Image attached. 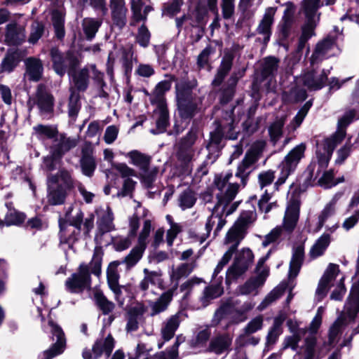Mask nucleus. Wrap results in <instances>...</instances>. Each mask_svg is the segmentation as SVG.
<instances>
[{
	"label": "nucleus",
	"mask_w": 359,
	"mask_h": 359,
	"mask_svg": "<svg viewBox=\"0 0 359 359\" xmlns=\"http://www.w3.org/2000/svg\"><path fill=\"white\" fill-rule=\"evenodd\" d=\"M232 177L231 172L216 175L214 180V187L217 191L216 197L217 210L226 212V215L232 214L238 208V202L231 203L238 192L239 185L236 183H229Z\"/></svg>",
	"instance_id": "nucleus-1"
},
{
	"label": "nucleus",
	"mask_w": 359,
	"mask_h": 359,
	"mask_svg": "<svg viewBox=\"0 0 359 359\" xmlns=\"http://www.w3.org/2000/svg\"><path fill=\"white\" fill-rule=\"evenodd\" d=\"M320 1V0H304L302 2V11L305 16V22L299 38V51L302 50L308 40L315 35L314 30L320 20V13H318Z\"/></svg>",
	"instance_id": "nucleus-2"
},
{
	"label": "nucleus",
	"mask_w": 359,
	"mask_h": 359,
	"mask_svg": "<svg viewBox=\"0 0 359 359\" xmlns=\"http://www.w3.org/2000/svg\"><path fill=\"white\" fill-rule=\"evenodd\" d=\"M334 149L322 142L316 151L317 161H311L304 172V184L306 187L317 185L318 178L329 164Z\"/></svg>",
	"instance_id": "nucleus-3"
},
{
	"label": "nucleus",
	"mask_w": 359,
	"mask_h": 359,
	"mask_svg": "<svg viewBox=\"0 0 359 359\" xmlns=\"http://www.w3.org/2000/svg\"><path fill=\"white\" fill-rule=\"evenodd\" d=\"M306 148V144L301 143L294 147L285 156L279 165V177L273 185L276 190H278L279 187L283 184L287 177L294 172L299 163L304 157Z\"/></svg>",
	"instance_id": "nucleus-4"
},
{
	"label": "nucleus",
	"mask_w": 359,
	"mask_h": 359,
	"mask_svg": "<svg viewBox=\"0 0 359 359\" xmlns=\"http://www.w3.org/2000/svg\"><path fill=\"white\" fill-rule=\"evenodd\" d=\"M177 100L179 114L182 118L190 119L199 111L201 100L193 95L190 88L177 86Z\"/></svg>",
	"instance_id": "nucleus-5"
},
{
	"label": "nucleus",
	"mask_w": 359,
	"mask_h": 359,
	"mask_svg": "<svg viewBox=\"0 0 359 359\" xmlns=\"http://www.w3.org/2000/svg\"><path fill=\"white\" fill-rule=\"evenodd\" d=\"M130 158V163L137 167L143 182L149 187L155 180L158 170L156 168H150L151 157L137 150H133L126 155Z\"/></svg>",
	"instance_id": "nucleus-6"
},
{
	"label": "nucleus",
	"mask_w": 359,
	"mask_h": 359,
	"mask_svg": "<svg viewBox=\"0 0 359 359\" xmlns=\"http://www.w3.org/2000/svg\"><path fill=\"white\" fill-rule=\"evenodd\" d=\"M253 260L252 251L249 248L242 249L226 271V283L230 284L232 281L243 276L248 270Z\"/></svg>",
	"instance_id": "nucleus-7"
},
{
	"label": "nucleus",
	"mask_w": 359,
	"mask_h": 359,
	"mask_svg": "<svg viewBox=\"0 0 359 359\" xmlns=\"http://www.w3.org/2000/svg\"><path fill=\"white\" fill-rule=\"evenodd\" d=\"M266 146L264 141H257L253 144L251 149L246 152L243 159L238 164L236 176L241 179L243 185L249 174L253 169V165L259 160V155Z\"/></svg>",
	"instance_id": "nucleus-8"
},
{
	"label": "nucleus",
	"mask_w": 359,
	"mask_h": 359,
	"mask_svg": "<svg viewBox=\"0 0 359 359\" xmlns=\"http://www.w3.org/2000/svg\"><path fill=\"white\" fill-rule=\"evenodd\" d=\"M95 213L97 215V231L95 240L97 243L102 245L104 235L115 230L114 213L111 208L107 205L97 208Z\"/></svg>",
	"instance_id": "nucleus-9"
},
{
	"label": "nucleus",
	"mask_w": 359,
	"mask_h": 359,
	"mask_svg": "<svg viewBox=\"0 0 359 359\" xmlns=\"http://www.w3.org/2000/svg\"><path fill=\"white\" fill-rule=\"evenodd\" d=\"M91 277L88 264L81 263L76 272L72 273L65 283L66 289L72 293H79L90 287Z\"/></svg>",
	"instance_id": "nucleus-10"
},
{
	"label": "nucleus",
	"mask_w": 359,
	"mask_h": 359,
	"mask_svg": "<svg viewBox=\"0 0 359 359\" xmlns=\"http://www.w3.org/2000/svg\"><path fill=\"white\" fill-rule=\"evenodd\" d=\"M337 52L335 39L327 37L319 41L315 46L313 52L309 58L310 65L314 67L323 60L334 56Z\"/></svg>",
	"instance_id": "nucleus-11"
},
{
	"label": "nucleus",
	"mask_w": 359,
	"mask_h": 359,
	"mask_svg": "<svg viewBox=\"0 0 359 359\" xmlns=\"http://www.w3.org/2000/svg\"><path fill=\"white\" fill-rule=\"evenodd\" d=\"M32 100L34 104L37 106L41 116L46 118L52 116L55 98L53 95L48 91L45 85L39 84L37 86Z\"/></svg>",
	"instance_id": "nucleus-12"
},
{
	"label": "nucleus",
	"mask_w": 359,
	"mask_h": 359,
	"mask_svg": "<svg viewBox=\"0 0 359 359\" xmlns=\"http://www.w3.org/2000/svg\"><path fill=\"white\" fill-rule=\"evenodd\" d=\"M300 201L294 198H290L287 204L283 222L280 226L289 236L297 226L300 215Z\"/></svg>",
	"instance_id": "nucleus-13"
},
{
	"label": "nucleus",
	"mask_w": 359,
	"mask_h": 359,
	"mask_svg": "<svg viewBox=\"0 0 359 359\" xmlns=\"http://www.w3.org/2000/svg\"><path fill=\"white\" fill-rule=\"evenodd\" d=\"M356 114L355 109H350L338 120L337 130L330 137L325 139L324 145L330 147L334 150L335 147L341 142L346 135V127L353 121Z\"/></svg>",
	"instance_id": "nucleus-14"
},
{
	"label": "nucleus",
	"mask_w": 359,
	"mask_h": 359,
	"mask_svg": "<svg viewBox=\"0 0 359 359\" xmlns=\"http://www.w3.org/2000/svg\"><path fill=\"white\" fill-rule=\"evenodd\" d=\"M330 73L329 69H323L318 72L313 69L303 74L299 78V82L309 90H318L325 86Z\"/></svg>",
	"instance_id": "nucleus-15"
},
{
	"label": "nucleus",
	"mask_w": 359,
	"mask_h": 359,
	"mask_svg": "<svg viewBox=\"0 0 359 359\" xmlns=\"http://www.w3.org/2000/svg\"><path fill=\"white\" fill-rule=\"evenodd\" d=\"M50 332L53 337H56V342L53 344L50 348L44 351L41 355V359H52L57 355L61 354L65 348L66 340L65 334L57 325L53 321H49Z\"/></svg>",
	"instance_id": "nucleus-16"
},
{
	"label": "nucleus",
	"mask_w": 359,
	"mask_h": 359,
	"mask_svg": "<svg viewBox=\"0 0 359 359\" xmlns=\"http://www.w3.org/2000/svg\"><path fill=\"white\" fill-rule=\"evenodd\" d=\"M326 347L318 342L316 334H309L304 339V344L300 348V354L302 359H320L326 353H323V348Z\"/></svg>",
	"instance_id": "nucleus-17"
},
{
	"label": "nucleus",
	"mask_w": 359,
	"mask_h": 359,
	"mask_svg": "<svg viewBox=\"0 0 359 359\" xmlns=\"http://www.w3.org/2000/svg\"><path fill=\"white\" fill-rule=\"evenodd\" d=\"M227 216L226 211H222V208H221L220 211L217 210V206L215 205L212 215L208 217L205 224L206 232L199 237L200 243H202L207 239L214 226H216L214 233L217 235L226 224V221L225 218Z\"/></svg>",
	"instance_id": "nucleus-18"
},
{
	"label": "nucleus",
	"mask_w": 359,
	"mask_h": 359,
	"mask_svg": "<svg viewBox=\"0 0 359 359\" xmlns=\"http://www.w3.org/2000/svg\"><path fill=\"white\" fill-rule=\"evenodd\" d=\"M55 177L47 176V201L51 205H59L65 203L67 196V189H63L62 186L55 185Z\"/></svg>",
	"instance_id": "nucleus-19"
},
{
	"label": "nucleus",
	"mask_w": 359,
	"mask_h": 359,
	"mask_svg": "<svg viewBox=\"0 0 359 359\" xmlns=\"http://www.w3.org/2000/svg\"><path fill=\"white\" fill-rule=\"evenodd\" d=\"M173 81V76L166 74L165 79L158 83L151 93H147L150 96V100L152 104H156L157 107L166 106L165 94L171 88Z\"/></svg>",
	"instance_id": "nucleus-20"
},
{
	"label": "nucleus",
	"mask_w": 359,
	"mask_h": 359,
	"mask_svg": "<svg viewBox=\"0 0 359 359\" xmlns=\"http://www.w3.org/2000/svg\"><path fill=\"white\" fill-rule=\"evenodd\" d=\"M277 8L276 7H268L265 9L264 15L259 21L256 32L263 36V41L266 43L271 35V28L274 22V16Z\"/></svg>",
	"instance_id": "nucleus-21"
},
{
	"label": "nucleus",
	"mask_w": 359,
	"mask_h": 359,
	"mask_svg": "<svg viewBox=\"0 0 359 359\" xmlns=\"http://www.w3.org/2000/svg\"><path fill=\"white\" fill-rule=\"evenodd\" d=\"M78 143V137H67L65 135L61 134L59 137L55 139L50 150L53 151L55 156L62 158L67 152L76 147Z\"/></svg>",
	"instance_id": "nucleus-22"
},
{
	"label": "nucleus",
	"mask_w": 359,
	"mask_h": 359,
	"mask_svg": "<svg viewBox=\"0 0 359 359\" xmlns=\"http://www.w3.org/2000/svg\"><path fill=\"white\" fill-rule=\"evenodd\" d=\"M115 345V340L111 334L106 337L98 338L92 346V351L94 359H97L104 355L109 358L111 355Z\"/></svg>",
	"instance_id": "nucleus-23"
},
{
	"label": "nucleus",
	"mask_w": 359,
	"mask_h": 359,
	"mask_svg": "<svg viewBox=\"0 0 359 359\" xmlns=\"http://www.w3.org/2000/svg\"><path fill=\"white\" fill-rule=\"evenodd\" d=\"M246 234L242 227H238V225L233 224V226L228 231L224 240V243L229 246L226 253H229L231 256L237 250V248L240 245L241 241L244 238Z\"/></svg>",
	"instance_id": "nucleus-24"
},
{
	"label": "nucleus",
	"mask_w": 359,
	"mask_h": 359,
	"mask_svg": "<svg viewBox=\"0 0 359 359\" xmlns=\"http://www.w3.org/2000/svg\"><path fill=\"white\" fill-rule=\"evenodd\" d=\"M233 337L229 334H218L209 344L208 351L217 355L231 351Z\"/></svg>",
	"instance_id": "nucleus-25"
},
{
	"label": "nucleus",
	"mask_w": 359,
	"mask_h": 359,
	"mask_svg": "<svg viewBox=\"0 0 359 359\" xmlns=\"http://www.w3.org/2000/svg\"><path fill=\"white\" fill-rule=\"evenodd\" d=\"M25 65V76L29 81H39L42 76L43 66L41 60L34 57H29L24 61Z\"/></svg>",
	"instance_id": "nucleus-26"
},
{
	"label": "nucleus",
	"mask_w": 359,
	"mask_h": 359,
	"mask_svg": "<svg viewBox=\"0 0 359 359\" xmlns=\"http://www.w3.org/2000/svg\"><path fill=\"white\" fill-rule=\"evenodd\" d=\"M175 289H170L161 294L156 301L149 302V306L151 309L150 316H154L165 311L171 302Z\"/></svg>",
	"instance_id": "nucleus-27"
},
{
	"label": "nucleus",
	"mask_w": 359,
	"mask_h": 359,
	"mask_svg": "<svg viewBox=\"0 0 359 359\" xmlns=\"http://www.w3.org/2000/svg\"><path fill=\"white\" fill-rule=\"evenodd\" d=\"M25 39V28L16 23H10L6 26L5 40L9 45H18Z\"/></svg>",
	"instance_id": "nucleus-28"
},
{
	"label": "nucleus",
	"mask_w": 359,
	"mask_h": 359,
	"mask_svg": "<svg viewBox=\"0 0 359 359\" xmlns=\"http://www.w3.org/2000/svg\"><path fill=\"white\" fill-rule=\"evenodd\" d=\"M180 324V315L176 313L166 319L161 325V334L165 341L170 340Z\"/></svg>",
	"instance_id": "nucleus-29"
},
{
	"label": "nucleus",
	"mask_w": 359,
	"mask_h": 359,
	"mask_svg": "<svg viewBox=\"0 0 359 359\" xmlns=\"http://www.w3.org/2000/svg\"><path fill=\"white\" fill-rule=\"evenodd\" d=\"M144 312L145 308L144 306L133 307L128 312L126 325V330L128 332H135L138 330Z\"/></svg>",
	"instance_id": "nucleus-30"
},
{
	"label": "nucleus",
	"mask_w": 359,
	"mask_h": 359,
	"mask_svg": "<svg viewBox=\"0 0 359 359\" xmlns=\"http://www.w3.org/2000/svg\"><path fill=\"white\" fill-rule=\"evenodd\" d=\"M222 281V278L220 277L215 283H212L204 289L201 297V301L204 306H206L211 300L220 297L223 294L224 289Z\"/></svg>",
	"instance_id": "nucleus-31"
},
{
	"label": "nucleus",
	"mask_w": 359,
	"mask_h": 359,
	"mask_svg": "<svg viewBox=\"0 0 359 359\" xmlns=\"http://www.w3.org/2000/svg\"><path fill=\"white\" fill-rule=\"evenodd\" d=\"M92 149L90 144H86L82 149V157L81 159V165L83 173L90 177L96 167L95 159L91 155Z\"/></svg>",
	"instance_id": "nucleus-32"
},
{
	"label": "nucleus",
	"mask_w": 359,
	"mask_h": 359,
	"mask_svg": "<svg viewBox=\"0 0 359 359\" xmlns=\"http://www.w3.org/2000/svg\"><path fill=\"white\" fill-rule=\"evenodd\" d=\"M110 6L114 23L120 29L123 28L126 23V14L128 12L126 3H111Z\"/></svg>",
	"instance_id": "nucleus-33"
},
{
	"label": "nucleus",
	"mask_w": 359,
	"mask_h": 359,
	"mask_svg": "<svg viewBox=\"0 0 359 359\" xmlns=\"http://www.w3.org/2000/svg\"><path fill=\"white\" fill-rule=\"evenodd\" d=\"M304 247L299 245L294 249L292 257L290 263L289 276L295 278L298 275L304 262Z\"/></svg>",
	"instance_id": "nucleus-34"
},
{
	"label": "nucleus",
	"mask_w": 359,
	"mask_h": 359,
	"mask_svg": "<svg viewBox=\"0 0 359 359\" xmlns=\"http://www.w3.org/2000/svg\"><path fill=\"white\" fill-rule=\"evenodd\" d=\"M51 22L55 36L58 39H62L65 35V13L62 10H53L51 13Z\"/></svg>",
	"instance_id": "nucleus-35"
},
{
	"label": "nucleus",
	"mask_w": 359,
	"mask_h": 359,
	"mask_svg": "<svg viewBox=\"0 0 359 359\" xmlns=\"http://www.w3.org/2000/svg\"><path fill=\"white\" fill-rule=\"evenodd\" d=\"M292 335L285 337L283 342V349L291 348L293 351H297L299 347V342L302 337L306 334L308 330L306 328H290Z\"/></svg>",
	"instance_id": "nucleus-36"
},
{
	"label": "nucleus",
	"mask_w": 359,
	"mask_h": 359,
	"mask_svg": "<svg viewBox=\"0 0 359 359\" xmlns=\"http://www.w3.org/2000/svg\"><path fill=\"white\" fill-rule=\"evenodd\" d=\"M51 59L53 61V68L55 72L60 76H63L67 67V62L69 60V55H62L58 50L52 48L50 50Z\"/></svg>",
	"instance_id": "nucleus-37"
},
{
	"label": "nucleus",
	"mask_w": 359,
	"mask_h": 359,
	"mask_svg": "<svg viewBox=\"0 0 359 359\" xmlns=\"http://www.w3.org/2000/svg\"><path fill=\"white\" fill-rule=\"evenodd\" d=\"M286 119L287 116L278 117L269 126L268 132L270 140L273 144H276L283 136V126L285 123Z\"/></svg>",
	"instance_id": "nucleus-38"
},
{
	"label": "nucleus",
	"mask_w": 359,
	"mask_h": 359,
	"mask_svg": "<svg viewBox=\"0 0 359 359\" xmlns=\"http://www.w3.org/2000/svg\"><path fill=\"white\" fill-rule=\"evenodd\" d=\"M144 278L139 283L140 290L145 292L149 289V285H154L161 281V273L160 271H149L147 269H144Z\"/></svg>",
	"instance_id": "nucleus-39"
},
{
	"label": "nucleus",
	"mask_w": 359,
	"mask_h": 359,
	"mask_svg": "<svg viewBox=\"0 0 359 359\" xmlns=\"http://www.w3.org/2000/svg\"><path fill=\"white\" fill-rule=\"evenodd\" d=\"M155 114L158 116L156 128L151 129V133L157 135L163 133L168 125V111L166 106L157 107Z\"/></svg>",
	"instance_id": "nucleus-40"
},
{
	"label": "nucleus",
	"mask_w": 359,
	"mask_h": 359,
	"mask_svg": "<svg viewBox=\"0 0 359 359\" xmlns=\"http://www.w3.org/2000/svg\"><path fill=\"white\" fill-rule=\"evenodd\" d=\"M330 235L329 233H324L311 247L309 255L311 258L316 259L323 255L330 243Z\"/></svg>",
	"instance_id": "nucleus-41"
},
{
	"label": "nucleus",
	"mask_w": 359,
	"mask_h": 359,
	"mask_svg": "<svg viewBox=\"0 0 359 359\" xmlns=\"http://www.w3.org/2000/svg\"><path fill=\"white\" fill-rule=\"evenodd\" d=\"M288 237H290L289 235H287L280 226L278 225L264 236L262 245L266 248L271 243H279Z\"/></svg>",
	"instance_id": "nucleus-42"
},
{
	"label": "nucleus",
	"mask_w": 359,
	"mask_h": 359,
	"mask_svg": "<svg viewBox=\"0 0 359 359\" xmlns=\"http://www.w3.org/2000/svg\"><path fill=\"white\" fill-rule=\"evenodd\" d=\"M345 312L351 319H354L359 312V290L353 288L345 305Z\"/></svg>",
	"instance_id": "nucleus-43"
},
{
	"label": "nucleus",
	"mask_w": 359,
	"mask_h": 359,
	"mask_svg": "<svg viewBox=\"0 0 359 359\" xmlns=\"http://www.w3.org/2000/svg\"><path fill=\"white\" fill-rule=\"evenodd\" d=\"M94 299L96 306L104 315H109L115 309V304L109 301L100 290L95 292Z\"/></svg>",
	"instance_id": "nucleus-44"
},
{
	"label": "nucleus",
	"mask_w": 359,
	"mask_h": 359,
	"mask_svg": "<svg viewBox=\"0 0 359 359\" xmlns=\"http://www.w3.org/2000/svg\"><path fill=\"white\" fill-rule=\"evenodd\" d=\"M48 176L55 177V185L62 186L63 189L70 190L74 187V180L71 173L65 169H60L56 174H48Z\"/></svg>",
	"instance_id": "nucleus-45"
},
{
	"label": "nucleus",
	"mask_w": 359,
	"mask_h": 359,
	"mask_svg": "<svg viewBox=\"0 0 359 359\" xmlns=\"http://www.w3.org/2000/svg\"><path fill=\"white\" fill-rule=\"evenodd\" d=\"M89 72L87 68H83L72 74V80L74 86H72L76 90L84 91L88 86Z\"/></svg>",
	"instance_id": "nucleus-46"
},
{
	"label": "nucleus",
	"mask_w": 359,
	"mask_h": 359,
	"mask_svg": "<svg viewBox=\"0 0 359 359\" xmlns=\"http://www.w3.org/2000/svg\"><path fill=\"white\" fill-rule=\"evenodd\" d=\"M344 324V321L342 318H337L330 327L328 334V341L323 343V346H328V348H326V353H327L336 344L337 337L341 333Z\"/></svg>",
	"instance_id": "nucleus-47"
},
{
	"label": "nucleus",
	"mask_w": 359,
	"mask_h": 359,
	"mask_svg": "<svg viewBox=\"0 0 359 359\" xmlns=\"http://www.w3.org/2000/svg\"><path fill=\"white\" fill-rule=\"evenodd\" d=\"M337 199L332 198L323 208L318 215V222L317 224V231H320L325 225L328 219L332 217L336 210Z\"/></svg>",
	"instance_id": "nucleus-48"
},
{
	"label": "nucleus",
	"mask_w": 359,
	"mask_h": 359,
	"mask_svg": "<svg viewBox=\"0 0 359 359\" xmlns=\"http://www.w3.org/2000/svg\"><path fill=\"white\" fill-rule=\"evenodd\" d=\"M103 255L102 249L100 247H95L91 261L88 265L89 271L90 270V272L97 276L101 273Z\"/></svg>",
	"instance_id": "nucleus-49"
},
{
	"label": "nucleus",
	"mask_w": 359,
	"mask_h": 359,
	"mask_svg": "<svg viewBox=\"0 0 359 359\" xmlns=\"http://www.w3.org/2000/svg\"><path fill=\"white\" fill-rule=\"evenodd\" d=\"M309 107L310 105L307 102L299 110L296 116L286 127L287 135L294 133L301 126L309 111Z\"/></svg>",
	"instance_id": "nucleus-50"
},
{
	"label": "nucleus",
	"mask_w": 359,
	"mask_h": 359,
	"mask_svg": "<svg viewBox=\"0 0 359 359\" xmlns=\"http://www.w3.org/2000/svg\"><path fill=\"white\" fill-rule=\"evenodd\" d=\"M101 23L100 20L90 18H86L83 20L82 27L87 39L91 40L94 38Z\"/></svg>",
	"instance_id": "nucleus-51"
},
{
	"label": "nucleus",
	"mask_w": 359,
	"mask_h": 359,
	"mask_svg": "<svg viewBox=\"0 0 359 359\" xmlns=\"http://www.w3.org/2000/svg\"><path fill=\"white\" fill-rule=\"evenodd\" d=\"M130 236H116L111 237L109 241H104V243L102 245H108L111 244L113 248L116 251H123L128 249L132 242L130 240Z\"/></svg>",
	"instance_id": "nucleus-52"
},
{
	"label": "nucleus",
	"mask_w": 359,
	"mask_h": 359,
	"mask_svg": "<svg viewBox=\"0 0 359 359\" xmlns=\"http://www.w3.org/2000/svg\"><path fill=\"white\" fill-rule=\"evenodd\" d=\"M270 252H269L265 257H261L257 264L255 272V278L262 285L264 284L267 277L269 275V268L265 264L266 261L269 258Z\"/></svg>",
	"instance_id": "nucleus-53"
},
{
	"label": "nucleus",
	"mask_w": 359,
	"mask_h": 359,
	"mask_svg": "<svg viewBox=\"0 0 359 359\" xmlns=\"http://www.w3.org/2000/svg\"><path fill=\"white\" fill-rule=\"evenodd\" d=\"M285 287L281 285H278L273 289L259 304L257 309L262 311L271 305L273 302H276L279 299L284 293Z\"/></svg>",
	"instance_id": "nucleus-54"
},
{
	"label": "nucleus",
	"mask_w": 359,
	"mask_h": 359,
	"mask_svg": "<svg viewBox=\"0 0 359 359\" xmlns=\"http://www.w3.org/2000/svg\"><path fill=\"white\" fill-rule=\"evenodd\" d=\"M283 322V319H282L280 317H276L274 318L273 325L269 330L266 337V343L268 344H274L279 336L282 334Z\"/></svg>",
	"instance_id": "nucleus-55"
},
{
	"label": "nucleus",
	"mask_w": 359,
	"mask_h": 359,
	"mask_svg": "<svg viewBox=\"0 0 359 359\" xmlns=\"http://www.w3.org/2000/svg\"><path fill=\"white\" fill-rule=\"evenodd\" d=\"M144 250V248L136 245L121 262L126 264L128 269H130L140 260Z\"/></svg>",
	"instance_id": "nucleus-56"
},
{
	"label": "nucleus",
	"mask_w": 359,
	"mask_h": 359,
	"mask_svg": "<svg viewBox=\"0 0 359 359\" xmlns=\"http://www.w3.org/2000/svg\"><path fill=\"white\" fill-rule=\"evenodd\" d=\"M180 343V337H177L173 345L166 352L161 351L152 357H146L144 359H180L178 348Z\"/></svg>",
	"instance_id": "nucleus-57"
},
{
	"label": "nucleus",
	"mask_w": 359,
	"mask_h": 359,
	"mask_svg": "<svg viewBox=\"0 0 359 359\" xmlns=\"http://www.w3.org/2000/svg\"><path fill=\"white\" fill-rule=\"evenodd\" d=\"M33 129L39 139L55 138L58 133L57 128L51 126L39 124L34 126Z\"/></svg>",
	"instance_id": "nucleus-58"
},
{
	"label": "nucleus",
	"mask_w": 359,
	"mask_h": 359,
	"mask_svg": "<svg viewBox=\"0 0 359 359\" xmlns=\"http://www.w3.org/2000/svg\"><path fill=\"white\" fill-rule=\"evenodd\" d=\"M193 270V266L189 264H182L176 268H172L170 273V279L172 281L176 282V285L178 281L183 278L187 277Z\"/></svg>",
	"instance_id": "nucleus-59"
},
{
	"label": "nucleus",
	"mask_w": 359,
	"mask_h": 359,
	"mask_svg": "<svg viewBox=\"0 0 359 359\" xmlns=\"http://www.w3.org/2000/svg\"><path fill=\"white\" fill-rule=\"evenodd\" d=\"M263 285L259 282L255 278H251L247 280L243 285L238 288V293L242 295H248L252 293L257 294V289Z\"/></svg>",
	"instance_id": "nucleus-60"
},
{
	"label": "nucleus",
	"mask_w": 359,
	"mask_h": 359,
	"mask_svg": "<svg viewBox=\"0 0 359 359\" xmlns=\"http://www.w3.org/2000/svg\"><path fill=\"white\" fill-rule=\"evenodd\" d=\"M307 97L306 91L305 89L296 87L292 88L289 93H284L283 99L288 102H298L306 100Z\"/></svg>",
	"instance_id": "nucleus-61"
},
{
	"label": "nucleus",
	"mask_w": 359,
	"mask_h": 359,
	"mask_svg": "<svg viewBox=\"0 0 359 359\" xmlns=\"http://www.w3.org/2000/svg\"><path fill=\"white\" fill-rule=\"evenodd\" d=\"M198 130L196 127H191L187 135L180 139L177 145L188 149H194L193 146L198 139Z\"/></svg>",
	"instance_id": "nucleus-62"
},
{
	"label": "nucleus",
	"mask_w": 359,
	"mask_h": 359,
	"mask_svg": "<svg viewBox=\"0 0 359 359\" xmlns=\"http://www.w3.org/2000/svg\"><path fill=\"white\" fill-rule=\"evenodd\" d=\"M278 60H277L276 57H269L265 58L262 69V76L264 77L273 76L278 70Z\"/></svg>",
	"instance_id": "nucleus-63"
},
{
	"label": "nucleus",
	"mask_w": 359,
	"mask_h": 359,
	"mask_svg": "<svg viewBox=\"0 0 359 359\" xmlns=\"http://www.w3.org/2000/svg\"><path fill=\"white\" fill-rule=\"evenodd\" d=\"M196 201V195L191 189L184 191L179 197L180 206L182 210L191 208Z\"/></svg>",
	"instance_id": "nucleus-64"
}]
</instances>
